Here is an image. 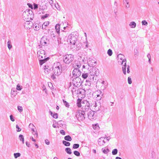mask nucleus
Listing matches in <instances>:
<instances>
[{
	"label": "nucleus",
	"instance_id": "f257e3e1",
	"mask_svg": "<svg viewBox=\"0 0 159 159\" xmlns=\"http://www.w3.org/2000/svg\"><path fill=\"white\" fill-rule=\"evenodd\" d=\"M52 68L54 74L51 75V78L54 80H55L56 78L55 75L58 76L62 72V66L60 62H56L53 64Z\"/></svg>",
	"mask_w": 159,
	"mask_h": 159
},
{
	"label": "nucleus",
	"instance_id": "f03ea898",
	"mask_svg": "<svg viewBox=\"0 0 159 159\" xmlns=\"http://www.w3.org/2000/svg\"><path fill=\"white\" fill-rule=\"evenodd\" d=\"M45 52V51L42 50H40L37 52L38 58L40 65H42L49 59V57L46 58Z\"/></svg>",
	"mask_w": 159,
	"mask_h": 159
},
{
	"label": "nucleus",
	"instance_id": "7ed1b4c3",
	"mask_svg": "<svg viewBox=\"0 0 159 159\" xmlns=\"http://www.w3.org/2000/svg\"><path fill=\"white\" fill-rule=\"evenodd\" d=\"M22 15L26 19L33 20L34 18L33 12L30 9H27L24 11Z\"/></svg>",
	"mask_w": 159,
	"mask_h": 159
},
{
	"label": "nucleus",
	"instance_id": "20e7f679",
	"mask_svg": "<svg viewBox=\"0 0 159 159\" xmlns=\"http://www.w3.org/2000/svg\"><path fill=\"white\" fill-rule=\"evenodd\" d=\"M117 57L118 58H120L121 60H122V65H123L122 67V70L123 73L125 75L126 74V59L125 58V56L124 55L122 54H119Z\"/></svg>",
	"mask_w": 159,
	"mask_h": 159
},
{
	"label": "nucleus",
	"instance_id": "39448f33",
	"mask_svg": "<svg viewBox=\"0 0 159 159\" xmlns=\"http://www.w3.org/2000/svg\"><path fill=\"white\" fill-rule=\"evenodd\" d=\"M74 56L72 54H66L64 55L63 58L64 62L66 64H69L74 59Z\"/></svg>",
	"mask_w": 159,
	"mask_h": 159
},
{
	"label": "nucleus",
	"instance_id": "423d86ee",
	"mask_svg": "<svg viewBox=\"0 0 159 159\" xmlns=\"http://www.w3.org/2000/svg\"><path fill=\"white\" fill-rule=\"evenodd\" d=\"M82 109L83 111L84 112H87L91 110L90 107V103L89 101L84 100L82 102Z\"/></svg>",
	"mask_w": 159,
	"mask_h": 159
},
{
	"label": "nucleus",
	"instance_id": "0eeeda50",
	"mask_svg": "<svg viewBox=\"0 0 159 159\" xmlns=\"http://www.w3.org/2000/svg\"><path fill=\"white\" fill-rule=\"evenodd\" d=\"M99 71L98 69L96 67H93L90 69V71L89 72V76L91 79H94V76H96L98 75L99 74Z\"/></svg>",
	"mask_w": 159,
	"mask_h": 159
},
{
	"label": "nucleus",
	"instance_id": "6e6552de",
	"mask_svg": "<svg viewBox=\"0 0 159 159\" xmlns=\"http://www.w3.org/2000/svg\"><path fill=\"white\" fill-rule=\"evenodd\" d=\"M85 112L81 110H78L76 113L75 117L79 120H82L85 118Z\"/></svg>",
	"mask_w": 159,
	"mask_h": 159
},
{
	"label": "nucleus",
	"instance_id": "1a4fd4ad",
	"mask_svg": "<svg viewBox=\"0 0 159 159\" xmlns=\"http://www.w3.org/2000/svg\"><path fill=\"white\" fill-rule=\"evenodd\" d=\"M72 83L74 86L78 87L81 85L82 81L80 78L78 77H76L73 79Z\"/></svg>",
	"mask_w": 159,
	"mask_h": 159
},
{
	"label": "nucleus",
	"instance_id": "9d476101",
	"mask_svg": "<svg viewBox=\"0 0 159 159\" xmlns=\"http://www.w3.org/2000/svg\"><path fill=\"white\" fill-rule=\"evenodd\" d=\"M93 107H94V109L95 111H104V107L102 106L99 102L97 103L96 102H93Z\"/></svg>",
	"mask_w": 159,
	"mask_h": 159
},
{
	"label": "nucleus",
	"instance_id": "9b49d317",
	"mask_svg": "<svg viewBox=\"0 0 159 159\" xmlns=\"http://www.w3.org/2000/svg\"><path fill=\"white\" fill-rule=\"evenodd\" d=\"M95 111H92L91 110L85 112V115H87L88 118L91 120H93L96 118V115H95Z\"/></svg>",
	"mask_w": 159,
	"mask_h": 159
},
{
	"label": "nucleus",
	"instance_id": "f8f14e48",
	"mask_svg": "<svg viewBox=\"0 0 159 159\" xmlns=\"http://www.w3.org/2000/svg\"><path fill=\"white\" fill-rule=\"evenodd\" d=\"M73 75L74 76L79 77L81 75V72L80 70L78 69L75 68L72 72Z\"/></svg>",
	"mask_w": 159,
	"mask_h": 159
},
{
	"label": "nucleus",
	"instance_id": "ddd939ff",
	"mask_svg": "<svg viewBox=\"0 0 159 159\" xmlns=\"http://www.w3.org/2000/svg\"><path fill=\"white\" fill-rule=\"evenodd\" d=\"M88 64L90 67H94L96 65L97 63L95 61L89 59L88 61Z\"/></svg>",
	"mask_w": 159,
	"mask_h": 159
},
{
	"label": "nucleus",
	"instance_id": "4468645a",
	"mask_svg": "<svg viewBox=\"0 0 159 159\" xmlns=\"http://www.w3.org/2000/svg\"><path fill=\"white\" fill-rule=\"evenodd\" d=\"M105 139V138L103 137L99 138L98 140V144L100 146L103 145L105 143V142L104 140Z\"/></svg>",
	"mask_w": 159,
	"mask_h": 159
},
{
	"label": "nucleus",
	"instance_id": "2eb2a0df",
	"mask_svg": "<svg viewBox=\"0 0 159 159\" xmlns=\"http://www.w3.org/2000/svg\"><path fill=\"white\" fill-rule=\"evenodd\" d=\"M102 94V91L100 90H98L93 93V96L94 98H96L97 97H98Z\"/></svg>",
	"mask_w": 159,
	"mask_h": 159
},
{
	"label": "nucleus",
	"instance_id": "dca6fc26",
	"mask_svg": "<svg viewBox=\"0 0 159 159\" xmlns=\"http://www.w3.org/2000/svg\"><path fill=\"white\" fill-rule=\"evenodd\" d=\"M70 43L72 44H73L74 45H75V43H76V41H77L76 39L74 36H71V37L70 38Z\"/></svg>",
	"mask_w": 159,
	"mask_h": 159
},
{
	"label": "nucleus",
	"instance_id": "f3484780",
	"mask_svg": "<svg viewBox=\"0 0 159 159\" xmlns=\"http://www.w3.org/2000/svg\"><path fill=\"white\" fill-rule=\"evenodd\" d=\"M81 66L80 63V62H79L78 61H75V64H72V67H73L75 68L78 69Z\"/></svg>",
	"mask_w": 159,
	"mask_h": 159
},
{
	"label": "nucleus",
	"instance_id": "a211bd4d",
	"mask_svg": "<svg viewBox=\"0 0 159 159\" xmlns=\"http://www.w3.org/2000/svg\"><path fill=\"white\" fill-rule=\"evenodd\" d=\"M85 90L81 89H78L77 90H75V94H83L84 93Z\"/></svg>",
	"mask_w": 159,
	"mask_h": 159
},
{
	"label": "nucleus",
	"instance_id": "6ab92c4d",
	"mask_svg": "<svg viewBox=\"0 0 159 159\" xmlns=\"http://www.w3.org/2000/svg\"><path fill=\"white\" fill-rule=\"evenodd\" d=\"M16 91L15 88H12L11 92V96L12 98L16 96L17 93H16Z\"/></svg>",
	"mask_w": 159,
	"mask_h": 159
},
{
	"label": "nucleus",
	"instance_id": "aec40b11",
	"mask_svg": "<svg viewBox=\"0 0 159 159\" xmlns=\"http://www.w3.org/2000/svg\"><path fill=\"white\" fill-rule=\"evenodd\" d=\"M82 100L81 99H79L77 100V105L78 107H82V102H83V101L81 102Z\"/></svg>",
	"mask_w": 159,
	"mask_h": 159
},
{
	"label": "nucleus",
	"instance_id": "412c9836",
	"mask_svg": "<svg viewBox=\"0 0 159 159\" xmlns=\"http://www.w3.org/2000/svg\"><path fill=\"white\" fill-rule=\"evenodd\" d=\"M50 115L54 118L57 119L58 118V114L57 113H53L51 111H49Z\"/></svg>",
	"mask_w": 159,
	"mask_h": 159
},
{
	"label": "nucleus",
	"instance_id": "4be33fe9",
	"mask_svg": "<svg viewBox=\"0 0 159 159\" xmlns=\"http://www.w3.org/2000/svg\"><path fill=\"white\" fill-rule=\"evenodd\" d=\"M44 72L46 74H48L50 72V70L49 69V67L48 66H44Z\"/></svg>",
	"mask_w": 159,
	"mask_h": 159
},
{
	"label": "nucleus",
	"instance_id": "5701e85b",
	"mask_svg": "<svg viewBox=\"0 0 159 159\" xmlns=\"http://www.w3.org/2000/svg\"><path fill=\"white\" fill-rule=\"evenodd\" d=\"M89 75H90L89 73H88L84 72V73L82 74V77L84 79H86L88 77V76H89Z\"/></svg>",
	"mask_w": 159,
	"mask_h": 159
},
{
	"label": "nucleus",
	"instance_id": "b1692460",
	"mask_svg": "<svg viewBox=\"0 0 159 159\" xmlns=\"http://www.w3.org/2000/svg\"><path fill=\"white\" fill-rule=\"evenodd\" d=\"M55 29L57 33L60 34V25L59 24H57L55 26Z\"/></svg>",
	"mask_w": 159,
	"mask_h": 159
},
{
	"label": "nucleus",
	"instance_id": "393cba45",
	"mask_svg": "<svg viewBox=\"0 0 159 159\" xmlns=\"http://www.w3.org/2000/svg\"><path fill=\"white\" fill-rule=\"evenodd\" d=\"M25 25H29L30 26H28V28H30V27H31L32 25H34V24H33L32 22L31 21H27L25 22Z\"/></svg>",
	"mask_w": 159,
	"mask_h": 159
},
{
	"label": "nucleus",
	"instance_id": "a878e982",
	"mask_svg": "<svg viewBox=\"0 0 159 159\" xmlns=\"http://www.w3.org/2000/svg\"><path fill=\"white\" fill-rule=\"evenodd\" d=\"M44 38L43 37L41 39V40L40 41L41 44L43 46H45V45H47L48 44V43L44 41Z\"/></svg>",
	"mask_w": 159,
	"mask_h": 159
},
{
	"label": "nucleus",
	"instance_id": "bb28decb",
	"mask_svg": "<svg viewBox=\"0 0 159 159\" xmlns=\"http://www.w3.org/2000/svg\"><path fill=\"white\" fill-rule=\"evenodd\" d=\"M33 28L34 29V30L37 31L39 29V25L37 24H35L34 25H33Z\"/></svg>",
	"mask_w": 159,
	"mask_h": 159
},
{
	"label": "nucleus",
	"instance_id": "cd10ccee",
	"mask_svg": "<svg viewBox=\"0 0 159 159\" xmlns=\"http://www.w3.org/2000/svg\"><path fill=\"white\" fill-rule=\"evenodd\" d=\"M82 46V43H80L78 42L77 44L76 45V50H79L81 48Z\"/></svg>",
	"mask_w": 159,
	"mask_h": 159
},
{
	"label": "nucleus",
	"instance_id": "c85d7f7f",
	"mask_svg": "<svg viewBox=\"0 0 159 159\" xmlns=\"http://www.w3.org/2000/svg\"><path fill=\"white\" fill-rule=\"evenodd\" d=\"M129 25L132 28H134L136 26V24L134 22L132 21L130 23Z\"/></svg>",
	"mask_w": 159,
	"mask_h": 159
},
{
	"label": "nucleus",
	"instance_id": "c756f323",
	"mask_svg": "<svg viewBox=\"0 0 159 159\" xmlns=\"http://www.w3.org/2000/svg\"><path fill=\"white\" fill-rule=\"evenodd\" d=\"M64 139L67 141H70L72 140L71 137L70 135H67L64 137Z\"/></svg>",
	"mask_w": 159,
	"mask_h": 159
},
{
	"label": "nucleus",
	"instance_id": "7c9ffc66",
	"mask_svg": "<svg viewBox=\"0 0 159 159\" xmlns=\"http://www.w3.org/2000/svg\"><path fill=\"white\" fill-rule=\"evenodd\" d=\"M65 151L67 153L69 154H70L72 153V152H71V149L69 148H65Z\"/></svg>",
	"mask_w": 159,
	"mask_h": 159
},
{
	"label": "nucleus",
	"instance_id": "2f4dec72",
	"mask_svg": "<svg viewBox=\"0 0 159 159\" xmlns=\"http://www.w3.org/2000/svg\"><path fill=\"white\" fill-rule=\"evenodd\" d=\"M19 139L20 140L22 141L23 143H24V139L23 136L22 134H20L19 135Z\"/></svg>",
	"mask_w": 159,
	"mask_h": 159
},
{
	"label": "nucleus",
	"instance_id": "473e14b6",
	"mask_svg": "<svg viewBox=\"0 0 159 159\" xmlns=\"http://www.w3.org/2000/svg\"><path fill=\"white\" fill-rule=\"evenodd\" d=\"M62 143L66 146H69L70 145V143L69 142L65 140L62 141Z\"/></svg>",
	"mask_w": 159,
	"mask_h": 159
},
{
	"label": "nucleus",
	"instance_id": "72a5a7b5",
	"mask_svg": "<svg viewBox=\"0 0 159 159\" xmlns=\"http://www.w3.org/2000/svg\"><path fill=\"white\" fill-rule=\"evenodd\" d=\"M64 105L66 107L68 108L69 107L70 105L69 103L67 102L64 99L62 100Z\"/></svg>",
	"mask_w": 159,
	"mask_h": 159
},
{
	"label": "nucleus",
	"instance_id": "f704fd0d",
	"mask_svg": "<svg viewBox=\"0 0 159 159\" xmlns=\"http://www.w3.org/2000/svg\"><path fill=\"white\" fill-rule=\"evenodd\" d=\"M7 43L8 48L9 50H10L12 47V45L11 44V41L10 40H9L8 41Z\"/></svg>",
	"mask_w": 159,
	"mask_h": 159
},
{
	"label": "nucleus",
	"instance_id": "c9c22d12",
	"mask_svg": "<svg viewBox=\"0 0 159 159\" xmlns=\"http://www.w3.org/2000/svg\"><path fill=\"white\" fill-rule=\"evenodd\" d=\"M20 153H16L14 154V156L15 158H17L20 156Z\"/></svg>",
	"mask_w": 159,
	"mask_h": 159
},
{
	"label": "nucleus",
	"instance_id": "e433bc0d",
	"mask_svg": "<svg viewBox=\"0 0 159 159\" xmlns=\"http://www.w3.org/2000/svg\"><path fill=\"white\" fill-rule=\"evenodd\" d=\"M80 146L79 144H74L73 146V148L74 149L78 148Z\"/></svg>",
	"mask_w": 159,
	"mask_h": 159
},
{
	"label": "nucleus",
	"instance_id": "4c0bfd02",
	"mask_svg": "<svg viewBox=\"0 0 159 159\" xmlns=\"http://www.w3.org/2000/svg\"><path fill=\"white\" fill-rule=\"evenodd\" d=\"M74 154L76 156L79 157L80 156V153L79 152L77 151L74 152Z\"/></svg>",
	"mask_w": 159,
	"mask_h": 159
},
{
	"label": "nucleus",
	"instance_id": "58836bf2",
	"mask_svg": "<svg viewBox=\"0 0 159 159\" xmlns=\"http://www.w3.org/2000/svg\"><path fill=\"white\" fill-rule=\"evenodd\" d=\"M118 150L117 149H113L112 152V154L113 155H115L117 153Z\"/></svg>",
	"mask_w": 159,
	"mask_h": 159
},
{
	"label": "nucleus",
	"instance_id": "ea45409f",
	"mask_svg": "<svg viewBox=\"0 0 159 159\" xmlns=\"http://www.w3.org/2000/svg\"><path fill=\"white\" fill-rule=\"evenodd\" d=\"M109 56H111L112 54V52L111 50V49H109L107 52Z\"/></svg>",
	"mask_w": 159,
	"mask_h": 159
},
{
	"label": "nucleus",
	"instance_id": "a19ab883",
	"mask_svg": "<svg viewBox=\"0 0 159 159\" xmlns=\"http://www.w3.org/2000/svg\"><path fill=\"white\" fill-rule=\"evenodd\" d=\"M102 150L103 152L105 154H107L109 152V150L108 148H107L106 149H103V148H102Z\"/></svg>",
	"mask_w": 159,
	"mask_h": 159
},
{
	"label": "nucleus",
	"instance_id": "79ce46f5",
	"mask_svg": "<svg viewBox=\"0 0 159 159\" xmlns=\"http://www.w3.org/2000/svg\"><path fill=\"white\" fill-rule=\"evenodd\" d=\"M22 86H20L19 84H18L16 86V89L18 90H21L22 89Z\"/></svg>",
	"mask_w": 159,
	"mask_h": 159
},
{
	"label": "nucleus",
	"instance_id": "37998d69",
	"mask_svg": "<svg viewBox=\"0 0 159 159\" xmlns=\"http://www.w3.org/2000/svg\"><path fill=\"white\" fill-rule=\"evenodd\" d=\"M49 16V14H46L42 16L41 17V19H45L46 18H47V17H48Z\"/></svg>",
	"mask_w": 159,
	"mask_h": 159
},
{
	"label": "nucleus",
	"instance_id": "c03bdc74",
	"mask_svg": "<svg viewBox=\"0 0 159 159\" xmlns=\"http://www.w3.org/2000/svg\"><path fill=\"white\" fill-rule=\"evenodd\" d=\"M57 41L58 45H59L60 44L62 43L61 41V38L60 37L57 38Z\"/></svg>",
	"mask_w": 159,
	"mask_h": 159
},
{
	"label": "nucleus",
	"instance_id": "a18cd8bd",
	"mask_svg": "<svg viewBox=\"0 0 159 159\" xmlns=\"http://www.w3.org/2000/svg\"><path fill=\"white\" fill-rule=\"evenodd\" d=\"M93 128L94 129L97 130L99 128L98 124H96L94 125H93Z\"/></svg>",
	"mask_w": 159,
	"mask_h": 159
},
{
	"label": "nucleus",
	"instance_id": "49530a36",
	"mask_svg": "<svg viewBox=\"0 0 159 159\" xmlns=\"http://www.w3.org/2000/svg\"><path fill=\"white\" fill-rule=\"evenodd\" d=\"M142 24L143 25L147 26L148 25V22L145 20H143L142 21Z\"/></svg>",
	"mask_w": 159,
	"mask_h": 159
},
{
	"label": "nucleus",
	"instance_id": "de8ad7c7",
	"mask_svg": "<svg viewBox=\"0 0 159 159\" xmlns=\"http://www.w3.org/2000/svg\"><path fill=\"white\" fill-rule=\"evenodd\" d=\"M17 109L20 112H22L23 110L22 107L21 106H18Z\"/></svg>",
	"mask_w": 159,
	"mask_h": 159
},
{
	"label": "nucleus",
	"instance_id": "09e8293b",
	"mask_svg": "<svg viewBox=\"0 0 159 159\" xmlns=\"http://www.w3.org/2000/svg\"><path fill=\"white\" fill-rule=\"evenodd\" d=\"M128 83L129 84H131V83H132V80H131V78L130 77H128Z\"/></svg>",
	"mask_w": 159,
	"mask_h": 159
},
{
	"label": "nucleus",
	"instance_id": "8fccbe9b",
	"mask_svg": "<svg viewBox=\"0 0 159 159\" xmlns=\"http://www.w3.org/2000/svg\"><path fill=\"white\" fill-rule=\"evenodd\" d=\"M33 6H34L33 8L34 10H36V9H37L38 7V5L35 3H34Z\"/></svg>",
	"mask_w": 159,
	"mask_h": 159
},
{
	"label": "nucleus",
	"instance_id": "3c124183",
	"mask_svg": "<svg viewBox=\"0 0 159 159\" xmlns=\"http://www.w3.org/2000/svg\"><path fill=\"white\" fill-rule=\"evenodd\" d=\"M124 5H125L126 8H129L130 7V5L129 4V2H127L126 3H125Z\"/></svg>",
	"mask_w": 159,
	"mask_h": 159
},
{
	"label": "nucleus",
	"instance_id": "603ef678",
	"mask_svg": "<svg viewBox=\"0 0 159 159\" xmlns=\"http://www.w3.org/2000/svg\"><path fill=\"white\" fill-rule=\"evenodd\" d=\"M16 131L17 132H20L21 130V129L19 127L18 125H16Z\"/></svg>",
	"mask_w": 159,
	"mask_h": 159
},
{
	"label": "nucleus",
	"instance_id": "864d4df0",
	"mask_svg": "<svg viewBox=\"0 0 159 159\" xmlns=\"http://www.w3.org/2000/svg\"><path fill=\"white\" fill-rule=\"evenodd\" d=\"M89 101V103H90V107L91 106V107H92L93 108L94 107H93V102H96L95 101H91V100H90Z\"/></svg>",
	"mask_w": 159,
	"mask_h": 159
},
{
	"label": "nucleus",
	"instance_id": "5fc2aeb1",
	"mask_svg": "<svg viewBox=\"0 0 159 159\" xmlns=\"http://www.w3.org/2000/svg\"><path fill=\"white\" fill-rule=\"evenodd\" d=\"M103 95V94H101L100 96H99L98 97H97V98H96V100H101V98H102V96Z\"/></svg>",
	"mask_w": 159,
	"mask_h": 159
},
{
	"label": "nucleus",
	"instance_id": "6e6d98bb",
	"mask_svg": "<svg viewBox=\"0 0 159 159\" xmlns=\"http://www.w3.org/2000/svg\"><path fill=\"white\" fill-rule=\"evenodd\" d=\"M49 24V22L48 21H45L44 22L43 24V26H47Z\"/></svg>",
	"mask_w": 159,
	"mask_h": 159
},
{
	"label": "nucleus",
	"instance_id": "4d7b16f0",
	"mask_svg": "<svg viewBox=\"0 0 159 159\" xmlns=\"http://www.w3.org/2000/svg\"><path fill=\"white\" fill-rule=\"evenodd\" d=\"M27 5H28L29 7L32 9H33V5L30 3H28Z\"/></svg>",
	"mask_w": 159,
	"mask_h": 159
},
{
	"label": "nucleus",
	"instance_id": "13d9d810",
	"mask_svg": "<svg viewBox=\"0 0 159 159\" xmlns=\"http://www.w3.org/2000/svg\"><path fill=\"white\" fill-rule=\"evenodd\" d=\"M10 120L11 121H15L14 118L13 117L12 115H11L10 116Z\"/></svg>",
	"mask_w": 159,
	"mask_h": 159
},
{
	"label": "nucleus",
	"instance_id": "bf43d9fd",
	"mask_svg": "<svg viewBox=\"0 0 159 159\" xmlns=\"http://www.w3.org/2000/svg\"><path fill=\"white\" fill-rule=\"evenodd\" d=\"M51 37L52 39H55L56 37V35L54 33H52L51 34Z\"/></svg>",
	"mask_w": 159,
	"mask_h": 159
},
{
	"label": "nucleus",
	"instance_id": "052dcab7",
	"mask_svg": "<svg viewBox=\"0 0 159 159\" xmlns=\"http://www.w3.org/2000/svg\"><path fill=\"white\" fill-rule=\"evenodd\" d=\"M60 133L63 135H65V132L63 130H61L60 131Z\"/></svg>",
	"mask_w": 159,
	"mask_h": 159
},
{
	"label": "nucleus",
	"instance_id": "680f3d73",
	"mask_svg": "<svg viewBox=\"0 0 159 159\" xmlns=\"http://www.w3.org/2000/svg\"><path fill=\"white\" fill-rule=\"evenodd\" d=\"M45 143L48 145H49L50 144V142L47 139H45Z\"/></svg>",
	"mask_w": 159,
	"mask_h": 159
},
{
	"label": "nucleus",
	"instance_id": "e2e57ef3",
	"mask_svg": "<svg viewBox=\"0 0 159 159\" xmlns=\"http://www.w3.org/2000/svg\"><path fill=\"white\" fill-rule=\"evenodd\" d=\"M62 122H63L62 120H59L57 122V124L59 125H63V124Z\"/></svg>",
	"mask_w": 159,
	"mask_h": 159
},
{
	"label": "nucleus",
	"instance_id": "0e129e2a",
	"mask_svg": "<svg viewBox=\"0 0 159 159\" xmlns=\"http://www.w3.org/2000/svg\"><path fill=\"white\" fill-rule=\"evenodd\" d=\"M29 128L30 129L31 128H33L34 127V125H33V124H32V123H30V124H29Z\"/></svg>",
	"mask_w": 159,
	"mask_h": 159
},
{
	"label": "nucleus",
	"instance_id": "69168bd1",
	"mask_svg": "<svg viewBox=\"0 0 159 159\" xmlns=\"http://www.w3.org/2000/svg\"><path fill=\"white\" fill-rule=\"evenodd\" d=\"M75 90H76L74 88H73V89L71 90L72 93L73 94V95H74V94H75Z\"/></svg>",
	"mask_w": 159,
	"mask_h": 159
},
{
	"label": "nucleus",
	"instance_id": "338daca9",
	"mask_svg": "<svg viewBox=\"0 0 159 159\" xmlns=\"http://www.w3.org/2000/svg\"><path fill=\"white\" fill-rule=\"evenodd\" d=\"M129 66L128 65V66H127V73H129L130 72V71H129Z\"/></svg>",
	"mask_w": 159,
	"mask_h": 159
},
{
	"label": "nucleus",
	"instance_id": "774afa93",
	"mask_svg": "<svg viewBox=\"0 0 159 159\" xmlns=\"http://www.w3.org/2000/svg\"><path fill=\"white\" fill-rule=\"evenodd\" d=\"M26 146L27 147H30V143L27 141L26 142Z\"/></svg>",
	"mask_w": 159,
	"mask_h": 159
}]
</instances>
